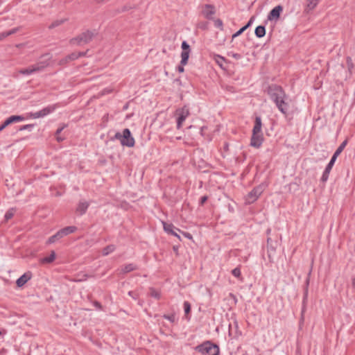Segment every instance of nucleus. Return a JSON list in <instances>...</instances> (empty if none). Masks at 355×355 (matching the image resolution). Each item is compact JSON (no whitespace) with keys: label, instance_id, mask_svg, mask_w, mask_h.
I'll use <instances>...</instances> for the list:
<instances>
[{"label":"nucleus","instance_id":"nucleus-1","mask_svg":"<svg viewBox=\"0 0 355 355\" xmlns=\"http://www.w3.org/2000/svg\"><path fill=\"white\" fill-rule=\"evenodd\" d=\"M268 94L277 105L278 109L284 114H286L288 103L286 101V96L281 87L277 85H271L268 88Z\"/></svg>","mask_w":355,"mask_h":355},{"label":"nucleus","instance_id":"nucleus-2","mask_svg":"<svg viewBox=\"0 0 355 355\" xmlns=\"http://www.w3.org/2000/svg\"><path fill=\"white\" fill-rule=\"evenodd\" d=\"M96 35L95 31H86L69 40L71 45L80 46L89 43Z\"/></svg>","mask_w":355,"mask_h":355},{"label":"nucleus","instance_id":"nucleus-3","mask_svg":"<svg viewBox=\"0 0 355 355\" xmlns=\"http://www.w3.org/2000/svg\"><path fill=\"white\" fill-rule=\"evenodd\" d=\"M266 187L265 184H261L254 187L250 192H249L245 198L247 204H252L261 195Z\"/></svg>","mask_w":355,"mask_h":355},{"label":"nucleus","instance_id":"nucleus-4","mask_svg":"<svg viewBox=\"0 0 355 355\" xmlns=\"http://www.w3.org/2000/svg\"><path fill=\"white\" fill-rule=\"evenodd\" d=\"M196 349L203 355H218L219 349L217 345L206 342L196 347Z\"/></svg>","mask_w":355,"mask_h":355},{"label":"nucleus","instance_id":"nucleus-5","mask_svg":"<svg viewBox=\"0 0 355 355\" xmlns=\"http://www.w3.org/2000/svg\"><path fill=\"white\" fill-rule=\"evenodd\" d=\"M115 137L121 140V143L123 146L132 147L135 145V139L131 136L130 131L128 128L123 130V135H121V133L117 132L115 135Z\"/></svg>","mask_w":355,"mask_h":355},{"label":"nucleus","instance_id":"nucleus-6","mask_svg":"<svg viewBox=\"0 0 355 355\" xmlns=\"http://www.w3.org/2000/svg\"><path fill=\"white\" fill-rule=\"evenodd\" d=\"M49 63L47 60L39 62L35 64H33L26 69H21L19 73L22 75H29L35 72L41 71L48 66Z\"/></svg>","mask_w":355,"mask_h":355},{"label":"nucleus","instance_id":"nucleus-7","mask_svg":"<svg viewBox=\"0 0 355 355\" xmlns=\"http://www.w3.org/2000/svg\"><path fill=\"white\" fill-rule=\"evenodd\" d=\"M175 114L177 116V128L180 129L182 123L189 115V110L186 106H184L182 108L177 109Z\"/></svg>","mask_w":355,"mask_h":355},{"label":"nucleus","instance_id":"nucleus-8","mask_svg":"<svg viewBox=\"0 0 355 355\" xmlns=\"http://www.w3.org/2000/svg\"><path fill=\"white\" fill-rule=\"evenodd\" d=\"M182 52L181 53V64L185 65L187 64L189 57V53H190V48L189 45L187 43V42L184 41L182 43Z\"/></svg>","mask_w":355,"mask_h":355},{"label":"nucleus","instance_id":"nucleus-9","mask_svg":"<svg viewBox=\"0 0 355 355\" xmlns=\"http://www.w3.org/2000/svg\"><path fill=\"white\" fill-rule=\"evenodd\" d=\"M263 136L262 132H252L250 145L255 148H259L262 144Z\"/></svg>","mask_w":355,"mask_h":355},{"label":"nucleus","instance_id":"nucleus-10","mask_svg":"<svg viewBox=\"0 0 355 355\" xmlns=\"http://www.w3.org/2000/svg\"><path fill=\"white\" fill-rule=\"evenodd\" d=\"M215 12H216L215 8L213 5L205 4L202 7V14L207 19H212V16L215 14Z\"/></svg>","mask_w":355,"mask_h":355},{"label":"nucleus","instance_id":"nucleus-11","mask_svg":"<svg viewBox=\"0 0 355 355\" xmlns=\"http://www.w3.org/2000/svg\"><path fill=\"white\" fill-rule=\"evenodd\" d=\"M54 109H55L54 106L47 107H45V108L42 109V110H40L39 112H34V113H31L30 114V116L33 118V119L43 117L44 116L50 114L52 111L54 110Z\"/></svg>","mask_w":355,"mask_h":355},{"label":"nucleus","instance_id":"nucleus-12","mask_svg":"<svg viewBox=\"0 0 355 355\" xmlns=\"http://www.w3.org/2000/svg\"><path fill=\"white\" fill-rule=\"evenodd\" d=\"M24 117L21 116L13 115L8 118L2 125H0V132L2 131L8 125L18 121H21L24 120Z\"/></svg>","mask_w":355,"mask_h":355},{"label":"nucleus","instance_id":"nucleus-13","mask_svg":"<svg viewBox=\"0 0 355 355\" xmlns=\"http://www.w3.org/2000/svg\"><path fill=\"white\" fill-rule=\"evenodd\" d=\"M282 10L283 8L282 6H277L275 7L268 14V19L270 21L277 20L279 18L280 13Z\"/></svg>","mask_w":355,"mask_h":355},{"label":"nucleus","instance_id":"nucleus-14","mask_svg":"<svg viewBox=\"0 0 355 355\" xmlns=\"http://www.w3.org/2000/svg\"><path fill=\"white\" fill-rule=\"evenodd\" d=\"M32 277V273L31 272H26L23 275H21L17 280L16 281L17 286L18 287H22L24 284H26Z\"/></svg>","mask_w":355,"mask_h":355},{"label":"nucleus","instance_id":"nucleus-15","mask_svg":"<svg viewBox=\"0 0 355 355\" xmlns=\"http://www.w3.org/2000/svg\"><path fill=\"white\" fill-rule=\"evenodd\" d=\"M336 160H334V158H331L329 163L328 164V165L327 166L323 174H322V176L321 178V180L322 182H326L329 178V175L330 173V171L335 163Z\"/></svg>","mask_w":355,"mask_h":355},{"label":"nucleus","instance_id":"nucleus-16","mask_svg":"<svg viewBox=\"0 0 355 355\" xmlns=\"http://www.w3.org/2000/svg\"><path fill=\"white\" fill-rule=\"evenodd\" d=\"M89 207V203L86 201H84V200H81L79 202L78 206H77V208H76V211L80 214V215H83L85 213V211H87V208Z\"/></svg>","mask_w":355,"mask_h":355},{"label":"nucleus","instance_id":"nucleus-17","mask_svg":"<svg viewBox=\"0 0 355 355\" xmlns=\"http://www.w3.org/2000/svg\"><path fill=\"white\" fill-rule=\"evenodd\" d=\"M254 19V17L252 16L250 19L249 20V21L248 22V24L244 26L243 27H242L240 30H239L236 33H234L233 35H232V38H235L236 37H238L239 35H240L243 32H244L249 26H251L253 20Z\"/></svg>","mask_w":355,"mask_h":355},{"label":"nucleus","instance_id":"nucleus-18","mask_svg":"<svg viewBox=\"0 0 355 355\" xmlns=\"http://www.w3.org/2000/svg\"><path fill=\"white\" fill-rule=\"evenodd\" d=\"M55 252L54 251H51L49 257H46L40 259V263L42 264L51 263L55 259Z\"/></svg>","mask_w":355,"mask_h":355},{"label":"nucleus","instance_id":"nucleus-19","mask_svg":"<svg viewBox=\"0 0 355 355\" xmlns=\"http://www.w3.org/2000/svg\"><path fill=\"white\" fill-rule=\"evenodd\" d=\"M261 119L259 116L255 118L254 125L252 130V132H261Z\"/></svg>","mask_w":355,"mask_h":355},{"label":"nucleus","instance_id":"nucleus-20","mask_svg":"<svg viewBox=\"0 0 355 355\" xmlns=\"http://www.w3.org/2000/svg\"><path fill=\"white\" fill-rule=\"evenodd\" d=\"M137 269V267L133 263H129L123 266L120 271V273H128L131 271L135 270Z\"/></svg>","mask_w":355,"mask_h":355},{"label":"nucleus","instance_id":"nucleus-21","mask_svg":"<svg viewBox=\"0 0 355 355\" xmlns=\"http://www.w3.org/2000/svg\"><path fill=\"white\" fill-rule=\"evenodd\" d=\"M347 144V140H345L340 146L337 148L336 152L334 153L333 157L331 158H334V160H336L338 156L342 153L343 149L345 148L346 145Z\"/></svg>","mask_w":355,"mask_h":355},{"label":"nucleus","instance_id":"nucleus-22","mask_svg":"<svg viewBox=\"0 0 355 355\" xmlns=\"http://www.w3.org/2000/svg\"><path fill=\"white\" fill-rule=\"evenodd\" d=\"M320 0H306V10H313L319 3Z\"/></svg>","mask_w":355,"mask_h":355},{"label":"nucleus","instance_id":"nucleus-23","mask_svg":"<svg viewBox=\"0 0 355 355\" xmlns=\"http://www.w3.org/2000/svg\"><path fill=\"white\" fill-rule=\"evenodd\" d=\"M254 33L257 37H262L266 34V28L263 26H259L256 28Z\"/></svg>","mask_w":355,"mask_h":355},{"label":"nucleus","instance_id":"nucleus-24","mask_svg":"<svg viewBox=\"0 0 355 355\" xmlns=\"http://www.w3.org/2000/svg\"><path fill=\"white\" fill-rule=\"evenodd\" d=\"M15 214V209L14 208L10 209L5 214L4 221L8 222L11 219Z\"/></svg>","mask_w":355,"mask_h":355},{"label":"nucleus","instance_id":"nucleus-25","mask_svg":"<svg viewBox=\"0 0 355 355\" xmlns=\"http://www.w3.org/2000/svg\"><path fill=\"white\" fill-rule=\"evenodd\" d=\"M76 230L77 227L75 226H69L62 229L64 236L73 233Z\"/></svg>","mask_w":355,"mask_h":355},{"label":"nucleus","instance_id":"nucleus-26","mask_svg":"<svg viewBox=\"0 0 355 355\" xmlns=\"http://www.w3.org/2000/svg\"><path fill=\"white\" fill-rule=\"evenodd\" d=\"M17 31V28H14L8 32H3V33H0V40H2L4 38H6V37L15 33Z\"/></svg>","mask_w":355,"mask_h":355},{"label":"nucleus","instance_id":"nucleus-27","mask_svg":"<svg viewBox=\"0 0 355 355\" xmlns=\"http://www.w3.org/2000/svg\"><path fill=\"white\" fill-rule=\"evenodd\" d=\"M115 250V247L113 245H107V247L103 249V254L106 256L110 253L112 252Z\"/></svg>","mask_w":355,"mask_h":355},{"label":"nucleus","instance_id":"nucleus-28","mask_svg":"<svg viewBox=\"0 0 355 355\" xmlns=\"http://www.w3.org/2000/svg\"><path fill=\"white\" fill-rule=\"evenodd\" d=\"M66 19H58V20H55V21H53L49 26V28L50 29H52L55 27H57L61 24H62L63 23H64L66 21Z\"/></svg>","mask_w":355,"mask_h":355},{"label":"nucleus","instance_id":"nucleus-29","mask_svg":"<svg viewBox=\"0 0 355 355\" xmlns=\"http://www.w3.org/2000/svg\"><path fill=\"white\" fill-rule=\"evenodd\" d=\"M347 69H348L349 72L350 73H352V70L354 67V64L352 60L350 57L347 58Z\"/></svg>","mask_w":355,"mask_h":355},{"label":"nucleus","instance_id":"nucleus-30","mask_svg":"<svg viewBox=\"0 0 355 355\" xmlns=\"http://www.w3.org/2000/svg\"><path fill=\"white\" fill-rule=\"evenodd\" d=\"M162 223H163L164 231H166L168 234L170 232H172V230H173V225L172 224H168V223H166L165 222H162Z\"/></svg>","mask_w":355,"mask_h":355},{"label":"nucleus","instance_id":"nucleus-31","mask_svg":"<svg viewBox=\"0 0 355 355\" xmlns=\"http://www.w3.org/2000/svg\"><path fill=\"white\" fill-rule=\"evenodd\" d=\"M150 296H152L156 299H159L161 297V295L159 291L155 290L154 288H150Z\"/></svg>","mask_w":355,"mask_h":355},{"label":"nucleus","instance_id":"nucleus-32","mask_svg":"<svg viewBox=\"0 0 355 355\" xmlns=\"http://www.w3.org/2000/svg\"><path fill=\"white\" fill-rule=\"evenodd\" d=\"M184 313H185V315L187 317V315L190 313L191 311V304H189V302H184Z\"/></svg>","mask_w":355,"mask_h":355},{"label":"nucleus","instance_id":"nucleus-33","mask_svg":"<svg viewBox=\"0 0 355 355\" xmlns=\"http://www.w3.org/2000/svg\"><path fill=\"white\" fill-rule=\"evenodd\" d=\"M80 57V54H78V52H73L71 54L67 55V58L69 59L70 61L76 60Z\"/></svg>","mask_w":355,"mask_h":355},{"label":"nucleus","instance_id":"nucleus-34","mask_svg":"<svg viewBox=\"0 0 355 355\" xmlns=\"http://www.w3.org/2000/svg\"><path fill=\"white\" fill-rule=\"evenodd\" d=\"M309 284V277H308L306 281V287H305V291H304V302H305V300H306V297H307Z\"/></svg>","mask_w":355,"mask_h":355},{"label":"nucleus","instance_id":"nucleus-35","mask_svg":"<svg viewBox=\"0 0 355 355\" xmlns=\"http://www.w3.org/2000/svg\"><path fill=\"white\" fill-rule=\"evenodd\" d=\"M232 273L234 276L236 277H239L241 276V271H240V269L239 268H234L232 271Z\"/></svg>","mask_w":355,"mask_h":355},{"label":"nucleus","instance_id":"nucleus-36","mask_svg":"<svg viewBox=\"0 0 355 355\" xmlns=\"http://www.w3.org/2000/svg\"><path fill=\"white\" fill-rule=\"evenodd\" d=\"M33 127V124H28L21 126L19 128V130H31V128Z\"/></svg>","mask_w":355,"mask_h":355},{"label":"nucleus","instance_id":"nucleus-37","mask_svg":"<svg viewBox=\"0 0 355 355\" xmlns=\"http://www.w3.org/2000/svg\"><path fill=\"white\" fill-rule=\"evenodd\" d=\"M55 235V237L57 238V239H58V240L62 239L63 236H64L62 230H59Z\"/></svg>","mask_w":355,"mask_h":355},{"label":"nucleus","instance_id":"nucleus-38","mask_svg":"<svg viewBox=\"0 0 355 355\" xmlns=\"http://www.w3.org/2000/svg\"><path fill=\"white\" fill-rule=\"evenodd\" d=\"M112 92V89H103L100 94L99 95L100 96H103V95H105V94H110Z\"/></svg>","mask_w":355,"mask_h":355},{"label":"nucleus","instance_id":"nucleus-39","mask_svg":"<svg viewBox=\"0 0 355 355\" xmlns=\"http://www.w3.org/2000/svg\"><path fill=\"white\" fill-rule=\"evenodd\" d=\"M224 61V58L223 57H220V56H218V58H216V62L218 64V65L220 67H222L223 66V62Z\"/></svg>","mask_w":355,"mask_h":355},{"label":"nucleus","instance_id":"nucleus-40","mask_svg":"<svg viewBox=\"0 0 355 355\" xmlns=\"http://www.w3.org/2000/svg\"><path fill=\"white\" fill-rule=\"evenodd\" d=\"M164 318L170 320L172 322H173L175 321V316L173 315H164Z\"/></svg>","mask_w":355,"mask_h":355},{"label":"nucleus","instance_id":"nucleus-41","mask_svg":"<svg viewBox=\"0 0 355 355\" xmlns=\"http://www.w3.org/2000/svg\"><path fill=\"white\" fill-rule=\"evenodd\" d=\"M70 60L67 58V56H66L64 58L60 60L59 64L61 65L65 64L67 62H69Z\"/></svg>","mask_w":355,"mask_h":355},{"label":"nucleus","instance_id":"nucleus-42","mask_svg":"<svg viewBox=\"0 0 355 355\" xmlns=\"http://www.w3.org/2000/svg\"><path fill=\"white\" fill-rule=\"evenodd\" d=\"M57 238L55 237V235H53L52 236H51L49 239H48V241L47 243H54L55 241H57Z\"/></svg>","mask_w":355,"mask_h":355},{"label":"nucleus","instance_id":"nucleus-43","mask_svg":"<svg viewBox=\"0 0 355 355\" xmlns=\"http://www.w3.org/2000/svg\"><path fill=\"white\" fill-rule=\"evenodd\" d=\"M178 231L180 232H181L185 237L188 238L189 239H193V237H192L191 234H189L188 232H181L180 230H178Z\"/></svg>","mask_w":355,"mask_h":355},{"label":"nucleus","instance_id":"nucleus-44","mask_svg":"<svg viewBox=\"0 0 355 355\" xmlns=\"http://www.w3.org/2000/svg\"><path fill=\"white\" fill-rule=\"evenodd\" d=\"M207 200V196H205L201 198L200 204L203 205Z\"/></svg>","mask_w":355,"mask_h":355},{"label":"nucleus","instance_id":"nucleus-45","mask_svg":"<svg viewBox=\"0 0 355 355\" xmlns=\"http://www.w3.org/2000/svg\"><path fill=\"white\" fill-rule=\"evenodd\" d=\"M65 125L58 128L55 132V135H59V134L62 131V130L64 128Z\"/></svg>","mask_w":355,"mask_h":355},{"label":"nucleus","instance_id":"nucleus-46","mask_svg":"<svg viewBox=\"0 0 355 355\" xmlns=\"http://www.w3.org/2000/svg\"><path fill=\"white\" fill-rule=\"evenodd\" d=\"M183 66H184V65H182V64H181L180 66H179V67H178V71H179L180 73H182V72H184V67H183Z\"/></svg>","mask_w":355,"mask_h":355},{"label":"nucleus","instance_id":"nucleus-47","mask_svg":"<svg viewBox=\"0 0 355 355\" xmlns=\"http://www.w3.org/2000/svg\"><path fill=\"white\" fill-rule=\"evenodd\" d=\"M216 25L218 26H222V25H223L222 21L220 19H217L216 21Z\"/></svg>","mask_w":355,"mask_h":355},{"label":"nucleus","instance_id":"nucleus-48","mask_svg":"<svg viewBox=\"0 0 355 355\" xmlns=\"http://www.w3.org/2000/svg\"><path fill=\"white\" fill-rule=\"evenodd\" d=\"M232 56L236 59H239L241 58V55L238 53H232Z\"/></svg>","mask_w":355,"mask_h":355},{"label":"nucleus","instance_id":"nucleus-49","mask_svg":"<svg viewBox=\"0 0 355 355\" xmlns=\"http://www.w3.org/2000/svg\"><path fill=\"white\" fill-rule=\"evenodd\" d=\"M94 306H96L98 309H101V305L98 302H94Z\"/></svg>","mask_w":355,"mask_h":355},{"label":"nucleus","instance_id":"nucleus-50","mask_svg":"<svg viewBox=\"0 0 355 355\" xmlns=\"http://www.w3.org/2000/svg\"><path fill=\"white\" fill-rule=\"evenodd\" d=\"M169 234L174 235L175 236L178 237L179 239H180V235H178L176 232H173V230H172V232H170Z\"/></svg>","mask_w":355,"mask_h":355},{"label":"nucleus","instance_id":"nucleus-51","mask_svg":"<svg viewBox=\"0 0 355 355\" xmlns=\"http://www.w3.org/2000/svg\"><path fill=\"white\" fill-rule=\"evenodd\" d=\"M169 234L174 235L175 236L178 237L179 239H180V235H178L176 232H173V230H172V232H170Z\"/></svg>","mask_w":355,"mask_h":355},{"label":"nucleus","instance_id":"nucleus-52","mask_svg":"<svg viewBox=\"0 0 355 355\" xmlns=\"http://www.w3.org/2000/svg\"><path fill=\"white\" fill-rule=\"evenodd\" d=\"M352 285L354 288H355V276L352 278Z\"/></svg>","mask_w":355,"mask_h":355},{"label":"nucleus","instance_id":"nucleus-53","mask_svg":"<svg viewBox=\"0 0 355 355\" xmlns=\"http://www.w3.org/2000/svg\"><path fill=\"white\" fill-rule=\"evenodd\" d=\"M87 51H88V50L85 52H78V54H80V57L85 56V55H86Z\"/></svg>","mask_w":355,"mask_h":355},{"label":"nucleus","instance_id":"nucleus-54","mask_svg":"<svg viewBox=\"0 0 355 355\" xmlns=\"http://www.w3.org/2000/svg\"><path fill=\"white\" fill-rule=\"evenodd\" d=\"M56 136V139L58 141H63L64 138L60 137L59 135H55Z\"/></svg>","mask_w":355,"mask_h":355},{"label":"nucleus","instance_id":"nucleus-55","mask_svg":"<svg viewBox=\"0 0 355 355\" xmlns=\"http://www.w3.org/2000/svg\"><path fill=\"white\" fill-rule=\"evenodd\" d=\"M128 9H129V8H128V7H127V6H124V7H123V11H126V10H128Z\"/></svg>","mask_w":355,"mask_h":355},{"label":"nucleus","instance_id":"nucleus-56","mask_svg":"<svg viewBox=\"0 0 355 355\" xmlns=\"http://www.w3.org/2000/svg\"><path fill=\"white\" fill-rule=\"evenodd\" d=\"M128 295H129L130 296H131V297H133V296H132V291H129V292H128Z\"/></svg>","mask_w":355,"mask_h":355},{"label":"nucleus","instance_id":"nucleus-57","mask_svg":"<svg viewBox=\"0 0 355 355\" xmlns=\"http://www.w3.org/2000/svg\"><path fill=\"white\" fill-rule=\"evenodd\" d=\"M103 1H104V0H96V2H98V3H101V2H103Z\"/></svg>","mask_w":355,"mask_h":355},{"label":"nucleus","instance_id":"nucleus-58","mask_svg":"<svg viewBox=\"0 0 355 355\" xmlns=\"http://www.w3.org/2000/svg\"><path fill=\"white\" fill-rule=\"evenodd\" d=\"M230 296L236 300L235 296L233 294H230Z\"/></svg>","mask_w":355,"mask_h":355},{"label":"nucleus","instance_id":"nucleus-59","mask_svg":"<svg viewBox=\"0 0 355 355\" xmlns=\"http://www.w3.org/2000/svg\"><path fill=\"white\" fill-rule=\"evenodd\" d=\"M173 250H174V251H177L178 248L176 247H173Z\"/></svg>","mask_w":355,"mask_h":355},{"label":"nucleus","instance_id":"nucleus-60","mask_svg":"<svg viewBox=\"0 0 355 355\" xmlns=\"http://www.w3.org/2000/svg\"><path fill=\"white\" fill-rule=\"evenodd\" d=\"M3 333H6V331H3ZM3 334V332L0 331V336Z\"/></svg>","mask_w":355,"mask_h":355}]
</instances>
